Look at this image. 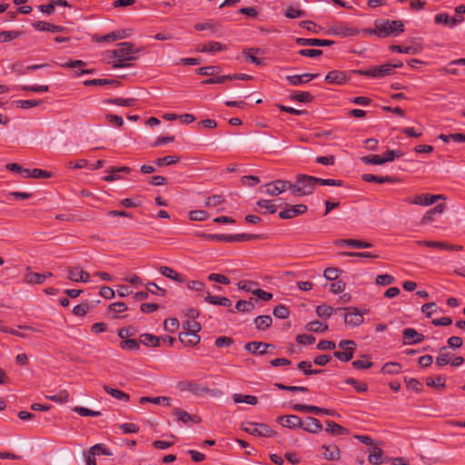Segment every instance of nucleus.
Here are the masks:
<instances>
[{
	"label": "nucleus",
	"mask_w": 465,
	"mask_h": 465,
	"mask_svg": "<svg viewBox=\"0 0 465 465\" xmlns=\"http://www.w3.org/2000/svg\"><path fill=\"white\" fill-rule=\"evenodd\" d=\"M352 73L359 74L369 76L372 78H382L384 76L391 75L394 74V71L391 70V64H386L382 65H374L371 66L369 69H356L351 70Z\"/></svg>",
	"instance_id": "nucleus-6"
},
{
	"label": "nucleus",
	"mask_w": 465,
	"mask_h": 465,
	"mask_svg": "<svg viewBox=\"0 0 465 465\" xmlns=\"http://www.w3.org/2000/svg\"><path fill=\"white\" fill-rule=\"evenodd\" d=\"M245 424L246 426L242 425V430L251 435L266 438L274 437L276 435V432L265 423L248 421Z\"/></svg>",
	"instance_id": "nucleus-7"
},
{
	"label": "nucleus",
	"mask_w": 465,
	"mask_h": 465,
	"mask_svg": "<svg viewBox=\"0 0 465 465\" xmlns=\"http://www.w3.org/2000/svg\"><path fill=\"white\" fill-rule=\"evenodd\" d=\"M268 348L274 349V345L270 343H265L262 341H250L245 344L244 349L252 353V354H259V355H264L268 352Z\"/></svg>",
	"instance_id": "nucleus-14"
},
{
	"label": "nucleus",
	"mask_w": 465,
	"mask_h": 465,
	"mask_svg": "<svg viewBox=\"0 0 465 465\" xmlns=\"http://www.w3.org/2000/svg\"><path fill=\"white\" fill-rule=\"evenodd\" d=\"M104 104H115L119 106L132 107L135 104V99L134 98H109L104 101Z\"/></svg>",
	"instance_id": "nucleus-38"
},
{
	"label": "nucleus",
	"mask_w": 465,
	"mask_h": 465,
	"mask_svg": "<svg viewBox=\"0 0 465 465\" xmlns=\"http://www.w3.org/2000/svg\"><path fill=\"white\" fill-rule=\"evenodd\" d=\"M351 74H355L352 73L351 71L341 72L338 70H333L327 74V75L325 76V81L331 84L341 85L346 84L351 79Z\"/></svg>",
	"instance_id": "nucleus-9"
},
{
	"label": "nucleus",
	"mask_w": 465,
	"mask_h": 465,
	"mask_svg": "<svg viewBox=\"0 0 465 465\" xmlns=\"http://www.w3.org/2000/svg\"><path fill=\"white\" fill-rule=\"evenodd\" d=\"M179 328V321L176 318H168L163 322V329L169 332H175Z\"/></svg>",
	"instance_id": "nucleus-58"
},
{
	"label": "nucleus",
	"mask_w": 465,
	"mask_h": 465,
	"mask_svg": "<svg viewBox=\"0 0 465 465\" xmlns=\"http://www.w3.org/2000/svg\"><path fill=\"white\" fill-rule=\"evenodd\" d=\"M450 353L447 351V347L443 346L440 349V355L436 358V364L438 366H445L450 362Z\"/></svg>",
	"instance_id": "nucleus-46"
},
{
	"label": "nucleus",
	"mask_w": 465,
	"mask_h": 465,
	"mask_svg": "<svg viewBox=\"0 0 465 465\" xmlns=\"http://www.w3.org/2000/svg\"><path fill=\"white\" fill-rule=\"evenodd\" d=\"M343 310L348 312L344 314L345 324L351 327L360 326L363 322L362 313L356 307H347Z\"/></svg>",
	"instance_id": "nucleus-11"
},
{
	"label": "nucleus",
	"mask_w": 465,
	"mask_h": 465,
	"mask_svg": "<svg viewBox=\"0 0 465 465\" xmlns=\"http://www.w3.org/2000/svg\"><path fill=\"white\" fill-rule=\"evenodd\" d=\"M403 153L400 150H387L381 156L383 163L392 162L395 158H400Z\"/></svg>",
	"instance_id": "nucleus-59"
},
{
	"label": "nucleus",
	"mask_w": 465,
	"mask_h": 465,
	"mask_svg": "<svg viewBox=\"0 0 465 465\" xmlns=\"http://www.w3.org/2000/svg\"><path fill=\"white\" fill-rule=\"evenodd\" d=\"M316 177L300 173L296 176L295 183H290L289 190L295 196L310 195L316 187Z\"/></svg>",
	"instance_id": "nucleus-3"
},
{
	"label": "nucleus",
	"mask_w": 465,
	"mask_h": 465,
	"mask_svg": "<svg viewBox=\"0 0 465 465\" xmlns=\"http://www.w3.org/2000/svg\"><path fill=\"white\" fill-rule=\"evenodd\" d=\"M327 427L325 429L326 431L331 432L332 434L336 435H344L348 433V430L341 425L332 421V420H326L325 421Z\"/></svg>",
	"instance_id": "nucleus-39"
},
{
	"label": "nucleus",
	"mask_w": 465,
	"mask_h": 465,
	"mask_svg": "<svg viewBox=\"0 0 465 465\" xmlns=\"http://www.w3.org/2000/svg\"><path fill=\"white\" fill-rule=\"evenodd\" d=\"M296 44L301 46H331L334 44L332 40L318 39V38H297Z\"/></svg>",
	"instance_id": "nucleus-17"
},
{
	"label": "nucleus",
	"mask_w": 465,
	"mask_h": 465,
	"mask_svg": "<svg viewBox=\"0 0 465 465\" xmlns=\"http://www.w3.org/2000/svg\"><path fill=\"white\" fill-rule=\"evenodd\" d=\"M426 385L435 389H444L446 387L445 378L443 376H438L435 380L430 377L426 378Z\"/></svg>",
	"instance_id": "nucleus-50"
},
{
	"label": "nucleus",
	"mask_w": 465,
	"mask_h": 465,
	"mask_svg": "<svg viewBox=\"0 0 465 465\" xmlns=\"http://www.w3.org/2000/svg\"><path fill=\"white\" fill-rule=\"evenodd\" d=\"M355 350L349 349V351H336L333 352V356L343 362H348L353 358Z\"/></svg>",
	"instance_id": "nucleus-54"
},
{
	"label": "nucleus",
	"mask_w": 465,
	"mask_h": 465,
	"mask_svg": "<svg viewBox=\"0 0 465 465\" xmlns=\"http://www.w3.org/2000/svg\"><path fill=\"white\" fill-rule=\"evenodd\" d=\"M319 76V74H310L305 73L303 74L298 75H288L286 76V80L292 84V85H302L303 84L309 83L310 81L317 78Z\"/></svg>",
	"instance_id": "nucleus-18"
},
{
	"label": "nucleus",
	"mask_w": 465,
	"mask_h": 465,
	"mask_svg": "<svg viewBox=\"0 0 465 465\" xmlns=\"http://www.w3.org/2000/svg\"><path fill=\"white\" fill-rule=\"evenodd\" d=\"M301 429L312 434H318L322 430L321 421L312 416H307L303 420H302Z\"/></svg>",
	"instance_id": "nucleus-13"
},
{
	"label": "nucleus",
	"mask_w": 465,
	"mask_h": 465,
	"mask_svg": "<svg viewBox=\"0 0 465 465\" xmlns=\"http://www.w3.org/2000/svg\"><path fill=\"white\" fill-rule=\"evenodd\" d=\"M374 25V29L368 32L382 38L390 35L397 36L404 32V25L401 20H378Z\"/></svg>",
	"instance_id": "nucleus-2"
},
{
	"label": "nucleus",
	"mask_w": 465,
	"mask_h": 465,
	"mask_svg": "<svg viewBox=\"0 0 465 465\" xmlns=\"http://www.w3.org/2000/svg\"><path fill=\"white\" fill-rule=\"evenodd\" d=\"M403 339L406 344H417L424 341V335L415 329L406 328L403 330Z\"/></svg>",
	"instance_id": "nucleus-20"
},
{
	"label": "nucleus",
	"mask_w": 465,
	"mask_h": 465,
	"mask_svg": "<svg viewBox=\"0 0 465 465\" xmlns=\"http://www.w3.org/2000/svg\"><path fill=\"white\" fill-rule=\"evenodd\" d=\"M401 371V365L398 362H386L381 367V372L386 374H398Z\"/></svg>",
	"instance_id": "nucleus-45"
},
{
	"label": "nucleus",
	"mask_w": 465,
	"mask_h": 465,
	"mask_svg": "<svg viewBox=\"0 0 465 465\" xmlns=\"http://www.w3.org/2000/svg\"><path fill=\"white\" fill-rule=\"evenodd\" d=\"M33 27L37 31H49L53 33H60L64 30V27L61 25H55L48 22L45 21H36L32 24Z\"/></svg>",
	"instance_id": "nucleus-24"
},
{
	"label": "nucleus",
	"mask_w": 465,
	"mask_h": 465,
	"mask_svg": "<svg viewBox=\"0 0 465 465\" xmlns=\"http://www.w3.org/2000/svg\"><path fill=\"white\" fill-rule=\"evenodd\" d=\"M188 216L191 221L203 222L208 219L209 213L203 210H193L189 212Z\"/></svg>",
	"instance_id": "nucleus-51"
},
{
	"label": "nucleus",
	"mask_w": 465,
	"mask_h": 465,
	"mask_svg": "<svg viewBox=\"0 0 465 465\" xmlns=\"http://www.w3.org/2000/svg\"><path fill=\"white\" fill-rule=\"evenodd\" d=\"M204 300L213 305H220L224 307H231L232 301L227 297L214 296L212 295L209 292H206V296Z\"/></svg>",
	"instance_id": "nucleus-29"
},
{
	"label": "nucleus",
	"mask_w": 465,
	"mask_h": 465,
	"mask_svg": "<svg viewBox=\"0 0 465 465\" xmlns=\"http://www.w3.org/2000/svg\"><path fill=\"white\" fill-rule=\"evenodd\" d=\"M68 279L75 282H88L90 274L80 267H73L68 270Z\"/></svg>",
	"instance_id": "nucleus-19"
},
{
	"label": "nucleus",
	"mask_w": 465,
	"mask_h": 465,
	"mask_svg": "<svg viewBox=\"0 0 465 465\" xmlns=\"http://www.w3.org/2000/svg\"><path fill=\"white\" fill-rule=\"evenodd\" d=\"M287 207L280 212L279 217L282 220L292 219L300 214L307 212L308 207L305 204H296L292 206L286 205Z\"/></svg>",
	"instance_id": "nucleus-12"
},
{
	"label": "nucleus",
	"mask_w": 465,
	"mask_h": 465,
	"mask_svg": "<svg viewBox=\"0 0 465 465\" xmlns=\"http://www.w3.org/2000/svg\"><path fill=\"white\" fill-rule=\"evenodd\" d=\"M173 415L176 417L177 420L182 421L184 424H187L190 421L194 423L201 422V418L199 416L191 415L187 411L180 408H174L173 411Z\"/></svg>",
	"instance_id": "nucleus-21"
},
{
	"label": "nucleus",
	"mask_w": 465,
	"mask_h": 465,
	"mask_svg": "<svg viewBox=\"0 0 465 465\" xmlns=\"http://www.w3.org/2000/svg\"><path fill=\"white\" fill-rule=\"evenodd\" d=\"M382 456L383 450L378 447H374L368 456V460L373 465H381L383 463Z\"/></svg>",
	"instance_id": "nucleus-41"
},
{
	"label": "nucleus",
	"mask_w": 465,
	"mask_h": 465,
	"mask_svg": "<svg viewBox=\"0 0 465 465\" xmlns=\"http://www.w3.org/2000/svg\"><path fill=\"white\" fill-rule=\"evenodd\" d=\"M104 390L109 395H111L112 397H114V399H116L118 401L127 402L130 400V396L127 393H125L124 391H122L118 389H114V388L110 387L109 385H104Z\"/></svg>",
	"instance_id": "nucleus-33"
},
{
	"label": "nucleus",
	"mask_w": 465,
	"mask_h": 465,
	"mask_svg": "<svg viewBox=\"0 0 465 465\" xmlns=\"http://www.w3.org/2000/svg\"><path fill=\"white\" fill-rule=\"evenodd\" d=\"M120 347L126 351H138L140 349V341L134 339H126L120 342Z\"/></svg>",
	"instance_id": "nucleus-52"
},
{
	"label": "nucleus",
	"mask_w": 465,
	"mask_h": 465,
	"mask_svg": "<svg viewBox=\"0 0 465 465\" xmlns=\"http://www.w3.org/2000/svg\"><path fill=\"white\" fill-rule=\"evenodd\" d=\"M85 86L91 85H106V84H114L115 86L120 85V82L114 79H107V78H100V79H91L84 82Z\"/></svg>",
	"instance_id": "nucleus-40"
},
{
	"label": "nucleus",
	"mask_w": 465,
	"mask_h": 465,
	"mask_svg": "<svg viewBox=\"0 0 465 465\" xmlns=\"http://www.w3.org/2000/svg\"><path fill=\"white\" fill-rule=\"evenodd\" d=\"M26 271H30V267H27ZM24 282L28 284H42L45 282V276H42V273L28 272Z\"/></svg>",
	"instance_id": "nucleus-34"
},
{
	"label": "nucleus",
	"mask_w": 465,
	"mask_h": 465,
	"mask_svg": "<svg viewBox=\"0 0 465 465\" xmlns=\"http://www.w3.org/2000/svg\"><path fill=\"white\" fill-rule=\"evenodd\" d=\"M309 331L323 332L328 329V324L320 321H313L306 325Z\"/></svg>",
	"instance_id": "nucleus-49"
},
{
	"label": "nucleus",
	"mask_w": 465,
	"mask_h": 465,
	"mask_svg": "<svg viewBox=\"0 0 465 465\" xmlns=\"http://www.w3.org/2000/svg\"><path fill=\"white\" fill-rule=\"evenodd\" d=\"M273 315L279 319H286L290 315V311L285 305L279 304L273 309Z\"/></svg>",
	"instance_id": "nucleus-60"
},
{
	"label": "nucleus",
	"mask_w": 465,
	"mask_h": 465,
	"mask_svg": "<svg viewBox=\"0 0 465 465\" xmlns=\"http://www.w3.org/2000/svg\"><path fill=\"white\" fill-rule=\"evenodd\" d=\"M290 182L283 180H275L264 184V193L272 196H277L289 189Z\"/></svg>",
	"instance_id": "nucleus-10"
},
{
	"label": "nucleus",
	"mask_w": 465,
	"mask_h": 465,
	"mask_svg": "<svg viewBox=\"0 0 465 465\" xmlns=\"http://www.w3.org/2000/svg\"><path fill=\"white\" fill-rule=\"evenodd\" d=\"M332 307L325 304L318 305L316 308V313L321 318H329L332 313Z\"/></svg>",
	"instance_id": "nucleus-64"
},
{
	"label": "nucleus",
	"mask_w": 465,
	"mask_h": 465,
	"mask_svg": "<svg viewBox=\"0 0 465 465\" xmlns=\"http://www.w3.org/2000/svg\"><path fill=\"white\" fill-rule=\"evenodd\" d=\"M256 300L250 298L248 301L239 300L235 304V309L240 312H252L255 307Z\"/></svg>",
	"instance_id": "nucleus-35"
},
{
	"label": "nucleus",
	"mask_w": 465,
	"mask_h": 465,
	"mask_svg": "<svg viewBox=\"0 0 465 465\" xmlns=\"http://www.w3.org/2000/svg\"><path fill=\"white\" fill-rule=\"evenodd\" d=\"M118 48L106 52V57L110 59L114 68H123L130 66L129 62L135 60L134 54L138 50L134 49V44L130 42H122L117 45Z\"/></svg>",
	"instance_id": "nucleus-1"
},
{
	"label": "nucleus",
	"mask_w": 465,
	"mask_h": 465,
	"mask_svg": "<svg viewBox=\"0 0 465 465\" xmlns=\"http://www.w3.org/2000/svg\"><path fill=\"white\" fill-rule=\"evenodd\" d=\"M341 244L357 249L372 247L371 242L354 239H342L341 240Z\"/></svg>",
	"instance_id": "nucleus-37"
},
{
	"label": "nucleus",
	"mask_w": 465,
	"mask_h": 465,
	"mask_svg": "<svg viewBox=\"0 0 465 465\" xmlns=\"http://www.w3.org/2000/svg\"><path fill=\"white\" fill-rule=\"evenodd\" d=\"M45 398L56 403L62 404L67 402L70 396L66 390H61L57 394L46 395Z\"/></svg>",
	"instance_id": "nucleus-43"
},
{
	"label": "nucleus",
	"mask_w": 465,
	"mask_h": 465,
	"mask_svg": "<svg viewBox=\"0 0 465 465\" xmlns=\"http://www.w3.org/2000/svg\"><path fill=\"white\" fill-rule=\"evenodd\" d=\"M148 402L153 403V404H158V405L170 406L172 403V399L167 396H159V397L143 396L139 399L140 404H145Z\"/></svg>",
	"instance_id": "nucleus-26"
},
{
	"label": "nucleus",
	"mask_w": 465,
	"mask_h": 465,
	"mask_svg": "<svg viewBox=\"0 0 465 465\" xmlns=\"http://www.w3.org/2000/svg\"><path fill=\"white\" fill-rule=\"evenodd\" d=\"M445 207H446L445 204L440 203V204H438L435 207L430 209L429 211H427V213L424 214V216L421 219V223L427 224V223L432 222L434 220V216L436 214L441 213L444 211Z\"/></svg>",
	"instance_id": "nucleus-31"
},
{
	"label": "nucleus",
	"mask_w": 465,
	"mask_h": 465,
	"mask_svg": "<svg viewBox=\"0 0 465 465\" xmlns=\"http://www.w3.org/2000/svg\"><path fill=\"white\" fill-rule=\"evenodd\" d=\"M242 53L245 55V60L247 62L254 64L256 65L263 64V60L256 56V54H262V49L249 48V49H244Z\"/></svg>",
	"instance_id": "nucleus-25"
},
{
	"label": "nucleus",
	"mask_w": 465,
	"mask_h": 465,
	"mask_svg": "<svg viewBox=\"0 0 465 465\" xmlns=\"http://www.w3.org/2000/svg\"><path fill=\"white\" fill-rule=\"evenodd\" d=\"M322 456L327 460H338L341 456L340 449L337 445H322Z\"/></svg>",
	"instance_id": "nucleus-22"
},
{
	"label": "nucleus",
	"mask_w": 465,
	"mask_h": 465,
	"mask_svg": "<svg viewBox=\"0 0 465 465\" xmlns=\"http://www.w3.org/2000/svg\"><path fill=\"white\" fill-rule=\"evenodd\" d=\"M179 161H180V158L178 156L168 155V156L157 158L154 163L157 164V166L161 167L163 165L174 164V163H178Z\"/></svg>",
	"instance_id": "nucleus-55"
},
{
	"label": "nucleus",
	"mask_w": 465,
	"mask_h": 465,
	"mask_svg": "<svg viewBox=\"0 0 465 465\" xmlns=\"http://www.w3.org/2000/svg\"><path fill=\"white\" fill-rule=\"evenodd\" d=\"M176 388L180 391H189L195 396H203L205 394H210L213 397H220L223 394V392L220 390L208 389L204 385L195 381L189 380L178 381L176 384Z\"/></svg>",
	"instance_id": "nucleus-5"
},
{
	"label": "nucleus",
	"mask_w": 465,
	"mask_h": 465,
	"mask_svg": "<svg viewBox=\"0 0 465 465\" xmlns=\"http://www.w3.org/2000/svg\"><path fill=\"white\" fill-rule=\"evenodd\" d=\"M438 199H445V197L442 194L421 193L415 195L413 198H407L405 202L410 204L429 206L435 203Z\"/></svg>",
	"instance_id": "nucleus-8"
},
{
	"label": "nucleus",
	"mask_w": 465,
	"mask_h": 465,
	"mask_svg": "<svg viewBox=\"0 0 465 465\" xmlns=\"http://www.w3.org/2000/svg\"><path fill=\"white\" fill-rule=\"evenodd\" d=\"M394 282L395 278L390 274H381L378 275L375 279V283L381 286L390 285Z\"/></svg>",
	"instance_id": "nucleus-63"
},
{
	"label": "nucleus",
	"mask_w": 465,
	"mask_h": 465,
	"mask_svg": "<svg viewBox=\"0 0 465 465\" xmlns=\"http://www.w3.org/2000/svg\"><path fill=\"white\" fill-rule=\"evenodd\" d=\"M219 72V67L214 65H208L200 67L196 70V73L201 75L213 76Z\"/></svg>",
	"instance_id": "nucleus-61"
},
{
	"label": "nucleus",
	"mask_w": 465,
	"mask_h": 465,
	"mask_svg": "<svg viewBox=\"0 0 465 465\" xmlns=\"http://www.w3.org/2000/svg\"><path fill=\"white\" fill-rule=\"evenodd\" d=\"M224 198L220 194L209 196L205 201L206 207H216L224 202Z\"/></svg>",
	"instance_id": "nucleus-62"
},
{
	"label": "nucleus",
	"mask_w": 465,
	"mask_h": 465,
	"mask_svg": "<svg viewBox=\"0 0 465 465\" xmlns=\"http://www.w3.org/2000/svg\"><path fill=\"white\" fill-rule=\"evenodd\" d=\"M256 329L265 331L272 326V319L270 315L257 316L253 321Z\"/></svg>",
	"instance_id": "nucleus-32"
},
{
	"label": "nucleus",
	"mask_w": 465,
	"mask_h": 465,
	"mask_svg": "<svg viewBox=\"0 0 465 465\" xmlns=\"http://www.w3.org/2000/svg\"><path fill=\"white\" fill-rule=\"evenodd\" d=\"M361 178L363 181L367 183H393L396 182V178L393 176H379L374 175L371 173H364L361 175Z\"/></svg>",
	"instance_id": "nucleus-27"
},
{
	"label": "nucleus",
	"mask_w": 465,
	"mask_h": 465,
	"mask_svg": "<svg viewBox=\"0 0 465 465\" xmlns=\"http://www.w3.org/2000/svg\"><path fill=\"white\" fill-rule=\"evenodd\" d=\"M179 341L185 346H195L200 342L201 337L198 333L181 332Z\"/></svg>",
	"instance_id": "nucleus-28"
},
{
	"label": "nucleus",
	"mask_w": 465,
	"mask_h": 465,
	"mask_svg": "<svg viewBox=\"0 0 465 465\" xmlns=\"http://www.w3.org/2000/svg\"><path fill=\"white\" fill-rule=\"evenodd\" d=\"M201 236L208 241L225 242H251L263 239L262 234L252 233H238V234H224V233H203Z\"/></svg>",
	"instance_id": "nucleus-4"
},
{
	"label": "nucleus",
	"mask_w": 465,
	"mask_h": 465,
	"mask_svg": "<svg viewBox=\"0 0 465 465\" xmlns=\"http://www.w3.org/2000/svg\"><path fill=\"white\" fill-rule=\"evenodd\" d=\"M183 332L198 333L201 331V325L194 320H189L183 323Z\"/></svg>",
	"instance_id": "nucleus-53"
},
{
	"label": "nucleus",
	"mask_w": 465,
	"mask_h": 465,
	"mask_svg": "<svg viewBox=\"0 0 465 465\" xmlns=\"http://www.w3.org/2000/svg\"><path fill=\"white\" fill-rule=\"evenodd\" d=\"M160 272L166 278L172 279L177 282H184V277L183 275L179 274L173 269L168 266H162L160 268Z\"/></svg>",
	"instance_id": "nucleus-36"
},
{
	"label": "nucleus",
	"mask_w": 465,
	"mask_h": 465,
	"mask_svg": "<svg viewBox=\"0 0 465 465\" xmlns=\"http://www.w3.org/2000/svg\"><path fill=\"white\" fill-rule=\"evenodd\" d=\"M300 27L306 29L308 31H312L314 34H319L322 31V27L316 25L314 22L310 20L301 21L299 23Z\"/></svg>",
	"instance_id": "nucleus-56"
},
{
	"label": "nucleus",
	"mask_w": 465,
	"mask_h": 465,
	"mask_svg": "<svg viewBox=\"0 0 465 465\" xmlns=\"http://www.w3.org/2000/svg\"><path fill=\"white\" fill-rule=\"evenodd\" d=\"M419 245L438 248L446 251H461L463 247L461 245L450 244L445 242H434V241H418Z\"/></svg>",
	"instance_id": "nucleus-16"
},
{
	"label": "nucleus",
	"mask_w": 465,
	"mask_h": 465,
	"mask_svg": "<svg viewBox=\"0 0 465 465\" xmlns=\"http://www.w3.org/2000/svg\"><path fill=\"white\" fill-rule=\"evenodd\" d=\"M328 35H337L341 37L354 36L359 34V30L355 27H349L345 25H335L327 31Z\"/></svg>",
	"instance_id": "nucleus-15"
},
{
	"label": "nucleus",
	"mask_w": 465,
	"mask_h": 465,
	"mask_svg": "<svg viewBox=\"0 0 465 465\" xmlns=\"http://www.w3.org/2000/svg\"><path fill=\"white\" fill-rule=\"evenodd\" d=\"M290 99L300 103H311L313 100V95L309 92H295L290 96Z\"/></svg>",
	"instance_id": "nucleus-44"
},
{
	"label": "nucleus",
	"mask_w": 465,
	"mask_h": 465,
	"mask_svg": "<svg viewBox=\"0 0 465 465\" xmlns=\"http://www.w3.org/2000/svg\"><path fill=\"white\" fill-rule=\"evenodd\" d=\"M232 399L235 403L244 402V403H248L251 405H255L258 402L257 397L252 396V395H243V394H240V393H234L232 395Z\"/></svg>",
	"instance_id": "nucleus-42"
},
{
	"label": "nucleus",
	"mask_w": 465,
	"mask_h": 465,
	"mask_svg": "<svg viewBox=\"0 0 465 465\" xmlns=\"http://www.w3.org/2000/svg\"><path fill=\"white\" fill-rule=\"evenodd\" d=\"M302 419L297 415H286L284 427L288 429H296L302 426Z\"/></svg>",
	"instance_id": "nucleus-47"
},
{
	"label": "nucleus",
	"mask_w": 465,
	"mask_h": 465,
	"mask_svg": "<svg viewBox=\"0 0 465 465\" xmlns=\"http://www.w3.org/2000/svg\"><path fill=\"white\" fill-rule=\"evenodd\" d=\"M345 383L353 386L357 392H365L368 390V385L365 382H359L354 378L346 379Z\"/></svg>",
	"instance_id": "nucleus-57"
},
{
	"label": "nucleus",
	"mask_w": 465,
	"mask_h": 465,
	"mask_svg": "<svg viewBox=\"0 0 465 465\" xmlns=\"http://www.w3.org/2000/svg\"><path fill=\"white\" fill-rule=\"evenodd\" d=\"M102 449L98 445H94L90 448L88 452L85 454V463L86 465H96L95 456H99L98 450Z\"/></svg>",
	"instance_id": "nucleus-48"
},
{
	"label": "nucleus",
	"mask_w": 465,
	"mask_h": 465,
	"mask_svg": "<svg viewBox=\"0 0 465 465\" xmlns=\"http://www.w3.org/2000/svg\"><path fill=\"white\" fill-rule=\"evenodd\" d=\"M140 343L147 347H159L161 338L151 333H143L139 337Z\"/></svg>",
	"instance_id": "nucleus-30"
},
{
	"label": "nucleus",
	"mask_w": 465,
	"mask_h": 465,
	"mask_svg": "<svg viewBox=\"0 0 465 465\" xmlns=\"http://www.w3.org/2000/svg\"><path fill=\"white\" fill-rule=\"evenodd\" d=\"M227 49V46L224 45H222L219 42H209L204 45H199L196 48L197 52L200 53H216L224 51Z\"/></svg>",
	"instance_id": "nucleus-23"
}]
</instances>
